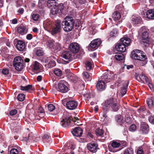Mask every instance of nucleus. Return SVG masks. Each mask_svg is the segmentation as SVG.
Here are the masks:
<instances>
[{"mask_svg":"<svg viewBox=\"0 0 154 154\" xmlns=\"http://www.w3.org/2000/svg\"><path fill=\"white\" fill-rule=\"evenodd\" d=\"M115 50L118 52H124L126 50L125 45L121 42L117 44L115 46Z\"/></svg>","mask_w":154,"mask_h":154,"instance_id":"f3484780","label":"nucleus"},{"mask_svg":"<svg viewBox=\"0 0 154 154\" xmlns=\"http://www.w3.org/2000/svg\"><path fill=\"white\" fill-rule=\"evenodd\" d=\"M131 57L135 60H139L140 65L143 66L147 62V58L145 54L140 50H133L131 53Z\"/></svg>","mask_w":154,"mask_h":154,"instance_id":"f03ea898","label":"nucleus"},{"mask_svg":"<svg viewBox=\"0 0 154 154\" xmlns=\"http://www.w3.org/2000/svg\"><path fill=\"white\" fill-rule=\"evenodd\" d=\"M28 30L25 26L21 25L17 28V31L19 34L23 35L26 34Z\"/></svg>","mask_w":154,"mask_h":154,"instance_id":"6ab92c4d","label":"nucleus"},{"mask_svg":"<svg viewBox=\"0 0 154 154\" xmlns=\"http://www.w3.org/2000/svg\"><path fill=\"white\" fill-rule=\"evenodd\" d=\"M84 79L85 81H90L92 79L91 73L86 72H84L82 73Z\"/></svg>","mask_w":154,"mask_h":154,"instance_id":"5701e85b","label":"nucleus"},{"mask_svg":"<svg viewBox=\"0 0 154 154\" xmlns=\"http://www.w3.org/2000/svg\"><path fill=\"white\" fill-rule=\"evenodd\" d=\"M54 42L52 40H49L46 42L47 45L51 48H53L54 46Z\"/></svg>","mask_w":154,"mask_h":154,"instance_id":"58836bf2","label":"nucleus"},{"mask_svg":"<svg viewBox=\"0 0 154 154\" xmlns=\"http://www.w3.org/2000/svg\"><path fill=\"white\" fill-rule=\"evenodd\" d=\"M133 149L132 148H128L125 150L124 154H133Z\"/></svg>","mask_w":154,"mask_h":154,"instance_id":"09e8293b","label":"nucleus"},{"mask_svg":"<svg viewBox=\"0 0 154 154\" xmlns=\"http://www.w3.org/2000/svg\"><path fill=\"white\" fill-rule=\"evenodd\" d=\"M112 74L111 73H105L103 75V79L106 82H110L112 78Z\"/></svg>","mask_w":154,"mask_h":154,"instance_id":"4be33fe9","label":"nucleus"},{"mask_svg":"<svg viewBox=\"0 0 154 154\" xmlns=\"http://www.w3.org/2000/svg\"><path fill=\"white\" fill-rule=\"evenodd\" d=\"M116 59L118 61L122 60L124 58V55L122 53H117L115 56Z\"/></svg>","mask_w":154,"mask_h":154,"instance_id":"c9c22d12","label":"nucleus"},{"mask_svg":"<svg viewBox=\"0 0 154 154\" xmlns=\"http://www.w3.org/2000/svg\"><path fill=\"white\" fill-rule=\"evenodd\" d=\"M148 120L151 123L154 124V115L150 116L148 118Z\"/></svg>","mask_w":154,"mask_h":154,"instance_id":"bf43d9fd","label":"nucleus"},{"mask_svg":"<svg viewBox=\"0 0 154 154\" xmlns=\"http://www.w3.org/2000/svg\"><path fill=\"white\" fill-rule=\"evenodd\" d=\"M72 54L70 51H64L62 52L61 56L66 60L65 62L66 63H69V61H71L72 60Z\"/></svg>","mask_w":154,"mask_h":154,"instance_id":"1a4fd4ad","label":"nucleus"},{"mask_svg":"<svg viewBox=\"0 0 154 154\" xmlns=\"http://www.w3.org/2000/svg\"><path fill=\"white\" fill-rule=\"evenodd\" d=\"M47 107L48 110L50 112L53 111L55 109V107L52 104H50L48 105Z\"/></svg>","mask_w":154,"mask_h":154,"instance_id":"864d4df0","label":"nucleus"},{"mask_svg":"<svg viewBox=\"0 0 154 154\" xmlns=\"http://www.w3.org/2000/svg\"><path fill=\"white\" fill-rule=\"evenodd\" d=\"M40 138L39 137H37V136H34L33 137L32 142H37L39 140H40Z\"/></svg>","mask_w":154,"mask_h":154,"instance_id":"0e129e2a","label":"nucleus"},{"mask_svg":"<svg viewBox=\"0 0 154 154\" xmlns=\"http://www.w3.org/2000/svg\"><path fill=\"white\" fill-rule=\"evenodd\" d=\"M139 78L141 81H143V82H144L145 81L146 83L148 82V79L147 77L144 75H139Z\"/></svg>","mask_w":154,"mask_h":154,"instance_id":"37998d69","label":"nucleus"},{"mask_svg":"<svg viewBox=\"0 0 154 154\" xmlns=\"http://www.w3.org/2000/svg\"><path fill=\"white\" fill-rule=\"evenodd\" d=\"M72 134L77 137H80L82 134L83 130L79 127H77L72 129Z\"/></svg>","mask_w":154,"mask_h":154,"instance_id":"2eb2a0df","label":"nucleus"},{"mask_svg":"<svg viewBox=\"0 0 154 154\" xmlns=\"http://www.w3.org/2000/svg\"><path fill=\"white\" fill-rule=\"evenodd\" d=\"M148 33L147 32L145 31L143 32L142 35V38L143 42L148 44L149 42V38L148 37Z\"/></svg>","mask_w":154,"mask_h":154,"instance_id":"b1692460","label":"nucleus"},{"mask_svg":"<svg viewBox=\"0 0 154 154\" xmlns=\"http://www.w3.org/2000/svg\"><path fill=\"white\" fill-rule=\"evenodd\" d=\"M123 82V87L121 90V93L122 96L125 94L127 92V88L128 85V82L127 81H122Z\"/></svg>","mask_w":154,"mask_h":154,"instance_id":"393cba45","label":"nucleus"},{"mask_svg":"<svg viewBox=\"0 0 154 154\" xmlns=\"http://www.w3.org/2000/svg\"><path fill=\"white\" fill-rule=\"evenodd\" d=\"M61 48V46L58 43L56 44V45L54 46L53 48L54 49V51L57 52L60 51Z\"/></svg>","mask_w":154,"mask_h":154,"instance_id":"3c124183","label":"nucleus"},{"mask_svg":"<svg viewBox=\"0 0 154 154\" xmlns=\"http://www.w3.org/2000/svg\"><path fill=\"white\" fill-rule=\"evenodd\" d=\"M146 102L149 108L152 110L154 107V97H151L147 98Z\"/></svg>","mask_w":154,"mask_h":154,"instance_id":"a211bd4d","label":"nucleus"},{"mask_svg":"<svg viewBox=\"0 0 154 154\" xmlns=\"http://www.w3.org/2000/svg\"><path fill=\"white\" fill-rule=\"evenodd\" d=\"M51 8V13L52 14L54 15L56 14L59 11V10L58 9V6L56 5H54Z\"/></svg>","mask_w":154,"mask_h":154,"instance_id":"72a5a7b5","label":"nucleus"},{"mask_svg":"<svg viewBox=\"0 0 154 154\" xmlns=\"http://www.w3.org/2000/svg\"><path fill=\"white\" fill-rule=\"evenodd\" d=\"M95 133L98 136H102L104 134V131L102 129L98 128L95 130Z\"/></svg>","mask_w":154,"mask_h":154,"instance_id":"4c0bfd02","label":"nucleus"},{"mask_svg":"<svg viewBox=\"0 0 154 154\" xmlns=\"http://www.w3.org/2000/svg\"><path fill=\"white\" fill-rule=\"evenodd\" d=\"M40 16L37 14L33 13L32 15V17L33 20L35 21H37L39 18Z\"/></svg>","mask_w":154,"mask_h":154,"instance_id":"49530a36","label":"nucleus"},{"mask_svg":"<svg viewBox=\"0 0 154 154\" xmlns=\"http://www.w3.org/2000/svg\"><path fill=\"white\" fill-rule=\"evenodd\" d=\"M101 43L100 39L97 38L93 40L89 45L90 47L94 49V50L97 49Z\"/></svg>","mask_w":154,"mask_h":154,"instance_id":"f8f14e48","label":"nucleus"},{"mask_svg":"<svg viewBox=\"0 0 154 154\" xmlns=\"http://www.w3.org/2000/svg\"><path fill=\"white\" fill-rule=\"evenodd\" d=\"M136 127L135 125L132 124L129 127V129L130 131H134L136 130Z\"/></svg>","mask_w":154,"mask_h":154,"instance_id":"4d7b16f0","label":"nucleus"},{"mask_svg":"<svg viewBox=\"0 0 154 154\" xmlns=\"http://www.w3.org/2000/svg\"><path fill=\"white\" fill-rule=\"evenodd\" d=\"M56 65V62L54 60H50L48 64V66L49 68H51Z\"/></svg>","mask_w":154,"mask_h":154,"instance_id":"8fccbe9b","label":"nucleus"},{"mask_svg":"<svg viewBox=\"0 0 154 154\" xmlns=\"http://www.w3.org/2000/svg\"><path fill=\"white\" fill-rule=\"evenodd\" d=\"M78 102L75 100L69 101L67 109L70 110H73L77 108L78 105Z\"/></svg>","mask_w":154,"mask_h":154,"instance_id":"ddd939ff","label":"nucleus"},{"mask_svg":"<svg viewBox=\"0 0 154 154\" xmlns=\"http://www.w3.org/2000/svg\"><path fill=\"white\" fill-rule=\"evenodd\" d=\"M78 118H75V119H74L72 117L70 116L68 114L66 115H64L63 117L62 120L60 122V124L63 127H66L69 126L72 121H73L75 124H76L77 125H79V124H77V123H75L76 122V121L75 120V119L77 120Z\"/></svg>","mask_w":154,"mask_h":154,"instance_id":"423d86ee","label":"nucleus"},{"mask_svg":"<svg viewBox=\"0 0 154 154\" xmlns=\"http://www.w3.org/2000/svg\"><path fill=\"white\" fill-rule=\"evenodd\" d=\"M131 23L134 25L141 24L143 23L142 19L140 16H132L131 17Z\"/></svg>","mask_w":154,"mask_h":154,"instance_id":"dca6fc26","label":"nucleus"},{"mask_svg":"<svg viewBox=\"0 0 154 154\" xmlns=\"http://www.w3.org/2000/svg\"><path fill=\"white\" fill-rule=\"evenodd\" d=\"M120 41L123 44L125 45V46L127 47L129 45L131 42V40L128 38L125 37L121 38L120 40Z\"/></svg>","mask_w":154,"mask_h":154,"instance_id":"bb28decb","label":"nucleus"},{"mask_svg":"<svg viewBox=\"0 0 154 154\" xmlns=\"http://www.w3.org/2000/svg\"><path fill=\"white\" fill-rule=\"evenodd\" d=\"M16 6L18 8L21 6L23 4V1L22 0H17L16 1Z\"/></svg>","mask_w":154,"mask_h":154,"instance_id":"13d9d810","label":"nucleus"},{"mask_svg":"<svg viewBox=\"0 0 154 154\" xmlns=\"http://www.w3.org/2000/svg\"><path fill=\"white\" fill-rule=\"evenodd\" d=\"M17 113V110L16 109H14L11 111L9 113V115L13 116Z\"/></svg>","mask_w":154,"mask_h":154,"instance_id":"69168bd1","label":"nucleus"},{"mask_svg":"<svg viewBox=\"0 0 154 154\" xmlns=\"http://www.w3.org/2000/svg\"><path fill=\"white\" fill-rule=\"evenodd\" d=\"M69 80L73 83H75L76 82L77 77L73 74H71L69 77Z\"/></svg>","mask_w":154,"mask_h":154,"instance_id":"c03bdc74","label":"nucleus"},{"mask_svg":"<svg viewBox=\"0 0 154 154\" xmlns=\"http://www.w3.org/2000/svg\"><path fill=\"white\" fill-rule=\"evenodd\" d=\"M53 72L57 76L60 77L63 74V72L61 69L58 68H55L54 69Z\"/></svg>","mask_w":154,"mask_h":154,"instance_id":"7c9ffc66","label":"nucleus"},{"mask_svg":"<svg viewBox=\"0 0 154 154\" xmlns=\"http://www.w3.org/2000/svg\"><path fill=\"white\" fill-rule=\"evenodd\" d=\"M85 66L86 70L88 71H90L92 69V64L91 62L88 61L85 63Z\"/></svg>","mask_w":154,"mask_h":154,"instance_id":"f704fd0d","label":"nucleus"},{"mask_svg":"<svg viewBox=\"0 0 154 154\" xmlns=\"http://www.w3.org/2000/svg\"><path fill=\"white\" fill-rule=\"evenodd\" d=\"M146 110V108L145 106H141L137 110V112L139 113L143 112Z\"/></svg>","mask_w":154,"mask_h":154,"instance_id":"603ef678","label":"nucleus"},{"mask_svg":"<svg viewBox=\"0 0 154 154\" xmlns=\"http://www.w3.org/2000/svg\"><path fill=\"white\" fill-rule=\"evenodd\" d=\"M146 17L149 19H154V10L150 9L146 12Z\"/></svg>","mask_w":154,"mask_h":154,"instance_id":"cd10ccee","label":"nucleus"},{"mask_svg":"<svg viewBox=\"0 0 154 154\" xmlns=\"http://www.w3.org/2000/svg\"><path fill=\"white\" fill-rule=\"evenodd\" d=\"M25 99V95L23 94H20L17 96V99L20 101H23Z\"/></svg>","mask_w":154,"mask_h":154,"instance_id":"a18cd8bd","label":"nucleus"},{"mask_svg":"<svg viewBox=\"0 0 154 154\" xmlns=\"http://www.w3.org/2000/svg\"><path fill=\"white\" fill-rule=\"evenodd\" d=\"M78 3L76 1H74L73 3L75 8L79 10L84 8L87 2V0H78Z\"/></svg>","mask_w":154,"mask_h":154,"instance_id":"9d476101","label":"nucleus"},{"mask_svg":"<svg viewBox=\"0 0 154 154\" xmlns=\"http://www.w3.org/2000/svg\"><path fill=\"white\" fill-rule=\"evenodd\" d=\"M50 136L48 134H45L42 136V138L43 141L45 140H49L50 139Z\"/></svg>","mask_w":154,"mask_h":154,"instance_id":"5fc2aeb1","label":"nucleus"},{"mask_svg":"<svg viewBox=\"0 0 154 154\" xmlns=\"http://www.w3.org/2000/svg\"><path fill=\"white\" fill-rule=\"evenodd\" d=\"M40 63L37 61L34 62L32 63V66L34 71H36L39 69Z\"/></svg>","mask_w":154,"mask_h":154,"instance_id":"e433bc0d","label":"nucleus"},{"mask_svg":"<svg viewBox=\"0 0 154 154\" xmlns=\"http://www.w3.org/2000/svg\"><path fill=\"white\" fill-rule=\"evenodd\" d=\"M38 112L39 116L41 117H44L45 115L44 110L41 106H40L39 108Z\"/></svg>","mask_w":154,"mask_h":154,"instance_id":"2f4dec72","label":"nucleus"},{"mask_svg":"<svg viewBox=\"0 0 154 154\" xmlns=\"http://www.w3.org/2000/svg\"><path fill=\"white\" fill-rule=\"evenodd\" d=\"M120 145L121 144L119 143H118L114 140H113L112 141V143H111V146L113 149L119 147Z\"/></svg>","mask_w":154,"mask_h":154,"instance_id":"ea45409f","label":"nucleus"},{"mask_svg":"<svg viewBox=\"0 0 154 154\" xmlns=\"http://www.w3.org/2000/svg\"><path fill=\"white\" fill-rule=\"evenodd\" d=\"M67 83L64 80L60 81L58 84L57 90L62 93H66L69 91V88L67 86Z\"/></svg>","mask_w":154,"mask_h":154,"instance_id":"0eeeda50","label":"nucleus"},{"mask_svg":"<svg viewBox=\"0 0 154 154\" xmlns=\"http://www.w3.org/2000/svg\"><path fill=\"white\" fill-rule=\"evenodd\" d=\"M56 3L55 0H48L47 6L49 8H51L54 5H56Z\"/></svg>","mask_w":154,"mask_h":154,"instance_id":"473e14b6","label":"nucleus"},{"mask_svg":"<svg viewBox=\"0 0 154 154\" xmlns=\"http://www.w3.org/2000/svg\"><path fill=\"white\" fill-rule=\"evenodd\" d=\"M44 51L42 49L39 48H37L36 50L35 54L38 56H42L44 54Z\"/></svg>","mask_w":154,"mask_h":154,"instance_id":"79ce46f5","label":"nucleus"},{"mask_svg":"<svg viewBox=\"0 0 154 154\" xmlns=\"http://www.w3.org/2000/svg\"><path fill=\"white\" fill-rule=\"evenodd\" d=\"M18 151L17 149L13 148L10 151V154H18Z\"/></svg>","mask_w":154,"mask_h":154,"instance_id":"052dcab7","label":"nucleus"},{"mask_svg":"<svg viewBox=\"0 0 154 154\" xmlns=\"http://www.w3.org/2000/svg\"><path fill=\"white\" fill-rule=\"evenodd\" d=\"M105 83L103 81H98L96 85L97 89L100 91L104 90L105 88Z\"/></svg>","mask_w":154,"mask_h":154,"instance_id":"aec40b11","label":"nucleus"},{"mask_svg":"<svg viewBox=\"0 0 154 154\" xmlns=\"http://www.w3.org/2000/svg\"><path fill=\"white\" fill-rule=\"evenodd\" d=\"M79 44L76 42L71 43L69 45V50L73 53H77L79 51Z\"/></svg>","mask_w":154,"mask_h":154,"instance_id":"9b49d317","label":"nucleus"},{"mask_svg":"<svg viewBox=\"0 0 154 154\" xmlns=\"http://www.w3.org/2000/svg\"><path fill=\"white\" fill-rule=\"evenodd\" d=\"M117 32L116 29H113L112 31L110 32L109 35L110 36L108 38V40L109 41L111 40V39H112L113 38H114V37H115V35L117 34Z\"/></svg>","mask_w":154,"mask_h":154,"instance_id":"c756f323","label":"nucleus"},{"mask_svg":"<svg viewBox=\"0 0 154 154\" xmlns=\"http://www.w3.org/2000/svg\"><path fill=\"white\" fill-rule=\"evenodd\" d=\"M13 64L15 69L17 71H20L22 70L25 67L23 60L20 56H17L14 59Z\"/></svg>","mask_w":154,"mask_h":154,"instance_id":"39448f33","label":"nucleus"},{"mask_svg":"<svg viewBox=\"0 0 154 154\" xmlns=\"http://www.w3.org/2000/svg\"><path fill=\"white\" fill-rule=\"evenodd\" d=\"M2 72L3 74L6 75L9 73V71L8 69L5 68L2 69Z\"/></svg>","mask_w":154,"mask_h":154,"instance_id":"338daca9","label":"nucleus"},{"mask_svg":"<svg viewBox=\"0 0 154 154\" xmlns=\"http://www.w3.org/2000/svg\"><path fill=\"white\" fill-rule=\"evenodd\" d=\"M14 42H17L16 47L17 49L20 51H22L24 50L25 48V43L23 41L17 40L15 39Z\"/></svg>","mask_w":154,"mask_h":154,"instance_id":"4468645a","label":"nucleus"},{"mask_svg":"<svg viewBox=\"0 0 154 154\" xmlns=\"http://www.w3.org/2000/svg\"><path fill=\"white\" fill-rule=\"evenodd\" d=\"M45 2L44 0H39L38 2V7L40 8H42Z\"/></svg>","mask_w":154,"mask_h":154,"instance_id":"6e6d98bb","label":"nucleus"},{"mask_svg":"<svg viewBox=\"0 0 154 154\" xmlns=\"http://www.w3.org/2000/svg\"><path fill=\"white\" fill-rule=\"evenodd\" d=\"M115 120L117 123V125L123 126L125 123V121L122 116L120 115H117L115 117Z\"/></svg>","mask_w":154,"mask_h":154,"instance_id":"412c9836","label":"nucleus"},{"mask_svg":"<svg viewBox=\"0 0 154 154\" xmlns=\"http://www.w3.org/2000/svg\"><path fill=\"white\" fill-rule=\"evenodd\" d=\"M98 144L94 142H91L87 144V148L88 150L92 153L96 152L98 149Z\"/></svg>","mask_w":154,"mask_h":154,"instance_id":"6e6552de","label":"nucleus"},{"mask_svg":"<svg viewBox=\"0 0 154 154\" xmlns=\"http://www.w3.org/2000/svg\"><path fill=\"white\" fill-rule=\"evenodd\" d=\"M26 38L27 40H30L32 38V35L31 34H28L26 36Z\"/></svg>","mask_w":154,"mask_h":154,"instance_id":"774afa93","label":"nucleus"},{"mask_svg":"<svg viewBox=\"0 0 154 154\" xmlns=\"http://www.w3.org/2000/svg\"><path fill=\"white\" fill-rule=\"evenodd\" d=\"M20 89L22 91H27L31 89L32 88V85H29L26 86H23L22 85L20 86Z\"/></svg>","mask_w":154,"mask_h":154,"instance_id":"a19ab883","label":"nucleus"},{"mask_svg":"<svg viewBox=\"0 0 154 154\" xmlns=\"http://www.w3.org/2000/svg\"><path fill=\"white\" fill-rule=\"evenodd\" d=\"M84 96L88 100L90 99L91 97L90 93L88 92H87L84 95Z\"/></svg>","mask_w":154,"mask_h":154,"instance_id":"680f3d73","label":"nucleus"},{"mask_svg":"<svg viewBox=\"0 0 154 154\" xmlns=\"http://www.w3.org/2000/svg\"><path fill=\"white\" fill-rule=\"evenodd\" d=\"M140 129L143 134H147L149 130V126L146 124H143L141 126Z\"/></svg>","mask_w":154,"mask_h":154,"instance_id":"a878e982","label":"nucleus"},{"mask_svg":"<svg viewBox=\"0 0 154 154\" xmlns=\"http://www.w3.org/2000/svg\"><path fill=\"white\" fill-rule=\"evenodd\" d=\"M117 100L115 98L111 97L105 101L103 108L106 111L108 108L111 107L115 112L117 111L119 109Z\"/></svg>","mask_w":154,"mask_h":154,"instance_id":"20e7f679","label":"nucleus"},{"mask_svg":"<svg viewBox=\"0 0 154 154\" xmlns=\"http://www.w3.org/2000/svg\"><path fill=\"white\" fill-rule=\"evenodd\" d=\"M112 17L114 20L116 21L119 20L121 17L120 14L119 12H114L112 15Z\"/></svg>","mask_w":154,"mask_h":154,"instance_id":"c85d7f7f","label":"nucleus"},{"mask_svg":"<svg viewBox=\"0 0 154 154\" xmlns=\"http://www.w3.org/2000/svg\"><path fill=\"white\" fill-rule=\"evenodd\" d=\"M62 102L63 104L67 108L69 101H67L66 99H65L62 100Z\"/></svg>","mask_w":154,"mask_h":154,"instance_id":"e2e57ef3","label":"nucleus"},{"mask_svg":"<svg viewBox=\"0 0 154 154\" xmlns=\"http://www.w3.org/2000/svg\"><path fill=\"white\" fill-rule=\"evenodd\" d=\"M44 27L45 30L50 32L53 35L59 33L62 29L61 21L59 20L55 22L47 21L44 24Z\"/></svg>","mask_w":154,"mask_h":154,"instance_id":"f257e3e1","label":"nucleus"},{"mask_svg":"<svg viewBox=\"0 0 154 154\" xmlns=\"http://www.w3.org/2000/svg\"><path fill=\"white\" fill-rule=\"evenodd\" d=\"M75 20L71 16H67L62 22L63 27L64 31L66 32L71 31L73 28Z\"/></svg>","mask_w":154,"mask_h":154,"instance_id":"7ed1b4c3","label":"nucleus"},{"mask_svg":"<svg viewBox=\"0 0 154 154\" xmlns=\"http://www.w3.org/2000/svg\"><path fill=\"white\" fill-rule=\"evenodd\" d=\"M34 136L32 134V133L29 134L28 135V136L27 137H26L25 139H24L26 141H27L29 140V141L32 142L33 139V137Z\"/></svg>","mask_w":154,"mask_h":154,"instance_id":"de8ad7c7","label":"nucleus"}]
</instances>
